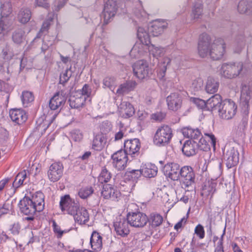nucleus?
<instances>
[{"instance_id":"obj_29","label":"nucleus","mask_w":252,"mask_h":252,"mask_svg":"<svg viewBox=\"0 0 252 252\" xmlns=\"http://www.w3.org/2000/svg\"><path fill=\"white\" fill-rule=\"evenodd\" d=\"M222 103L221 96L219 94H216L207 100V109L211 111L219 110Z\"/></svg>"},{"instance_id":"obj_39","label":"nucleus","mask_w":252,"mask_h":252,"mask_svg":"<svg viewBox=\"0 0 252 252\" xmlns=\"http://www.w3.org/2000/svg\"><path fill=\"white\" fill-rule=\"evenodd\" d=\"M31 11L28 8H22L18 15L19 21L23 24L27 23L31 19Z\"/></svg>"},{"instance_id":"obj_58","label":"nucleus","mask_w":252,"mask_h":252,"mask_svg":"<svg viewBox=\"0 0 252 252\" xmlns=\"http://www.w3.org/2000/svg\"><path fill=\"white\" fill-rule=\"evenodd\" d=\"M21 226L18 222H15L10 228V230L13 235H18L19 233Z\"/></svg>"},{"instance_id":"obj_4","label":"nucleus","mask_w":252,"mask_h":252,"mask_svg":"<svg viewBox=\"0 0 252 252\" xmlns=\"http://www.w3.org/2000/svg\"><path fill=\"white\" fill-rule=\"evenodd\" d=\"M173 136L172 128L168 125H163L159 127L153 138L154 144L158 147L167 145Z\"/></svg>"},{"instance_id":"obj_2","label":"nucleus","mask_w":252,"mask_h":252,"mask_svg":"<svg viewBox=\"0 0 252 252\" xmlns=\"http://www.w3.org/2000/svg\"><path fill=\"white\" fill-rule=\"evenodd\" d=\"M60 206L62 211L73 217L74 220H89V215L84 207H80L79 204L72 199L68 194L61 197Z\"/></svg>"},{"instance_id":"obj_62","label":"nucleus","mask_w":252,"mask_h":252,"mask_svg":"<svg viewBox=\"0 0 252 252\" xmlns=\"http://www.w3.org/2000/svg\"><path fill=\"white\" fill-rule=\"evenodd\" d=\"M187 191H186L185 194H184L182 196L180 194H177V198L178 199V200L182 201L185 204L189 202V195L187 194Z\"/></svg>"},{"instance_id":"obj_37","label":"nucleus","mask_w":252,"mask_h":252,"mask_svg":"<svg viewBox=\"0 0 252 252\" xmlns=\"http://www.w3.org/2000/svg\"><path fill=\"white\" fill-rule=\"evenodd\" d=\"M13 41L17 44H21L25 39V32L22 29L15 30L12 35Z\"/></svg>"},{"instance_id":"obj_52","label":"nucleus","mask_w":252,"mask_h":252,"mask_svg":"<svg viewBox=\"0 0 252 252\" xmlns=\"http://www.w3.org/2000/svg\"><path fill=\"white\" fill-rule=\"evenodd\" d=\"M22 174H19L17 175L12 184L13 187L17 189L21 186L26 184V182H24L23 181V179H22Z\"/></svg>"},{"instance_id":"obj_57","label":"nucleus","mask_w":252,"mask_h":252,"mask_svg":"<svg viewBox=\"0 0 252 252\" xmlns=\"http://www.w3.org/2000/svg\"><path fill=\"white\" fill-rule=\"evenodd\" d=\"M50 26V21L47 20V21H44L42 24V27H41L39 32L37 33L35 39L36 38H40L41 36V33L44 32L45 31H47V30L48 29Z\"/></svg>"},{"instance_id":"obj_55","label":"nucleus","mask_w":252,"mask_h":252,"mask_svg":"<svg viewBox=\"0 0 252 252\" xmlns=\"http://www.w3.org/2000/svg\"><path fill=\"white\" fill-rule=\"evenodd\" d=\"M71 138L75 141H80L83 138V135L78 130H74L71 132Z\"/></svg>"},{"instance_id":"obj_49","label":"nucleus","mask_w":252,"mask_h":252,"mask_svg":"<svg viewBox=\"0 0 252 252\" xmlns=\"http://www.w3.org/2000/svg\"><path fill=\"white\" fill-rule=\"evenodd\" d=\"M91 93V89L90 88L88 84H85L82 89L78 91L76 93L77 94H79L81 96H84L85 97V100L88 98Z\"/></svg>"},{"instance_id":"obj_60","label":"nucleus","mask_w":252,"mask_h":252,"mask_svg":"<svg viewBox=\"0 0 252 252\" xmlns=\"http://www.w3.org/2000/svg\"><path fill=\"white\" fill-rule=\"evenodd\" d=\"M141 52V51L139 50V45L135 44L133 46V48L130 51V54L131 56L136 58Z\"/></svg>"},{"instance_id":"obj_44","label":"nucleus","mask_w":252,"mask_h":252,"mask_svg":"<svg viewBox=\"0 0 252 252\" xmlns=\"http://www.w3.org/2000/svg\"><path fill=\"white\" fill-rule=\"evenodd\" d=\"M72 73V71L71 70V67L63 72L60 75L59 83L64 86L71 77Z\"/></svg>"},{"instance_id":"obj_38","label":"nucleus","mask_w":252,"mask_h":252,"mask_svg":"<svg viewBox=\"0 0 252 252\" xmlns=\"http://www.w3.org/2000/svg\"><path fill=\"white\" fill-rule=\"evenodd\" d=\"M126 220H150L143 213L140 212H128L126 215Z\"/></svg>"},{"instance_id":"obj_23","label":"nucleus","mask_w":252,"mask_h":252,"mask_svg":"<svg viewBox=\"0 0 252 252\" xmlns=\"http://www.w3.org/2000/svg\"><path fill=\"white\" fill-rule=\"evenodd\" d=\"M198 150V145L197 143L190 140L185 141L182 149L183 154L188 157L195 155Z\"/></svg>"},{"instance_id":"obj_27","label":"nucleus","mask_w":252,"mask_h":252,"mask_svg":"<svg viewBox=\"0 0 252 252\" xmlns=\"http://www.w3.org/2000/svg\"><path fill=\"white\" fill-rule=\"evenodd\" d=\"M182 130L184 136L190 138L192 141H196L201 137V133L198 128H193L189 126L183 127Z\"/></svg>"},{"instance_id":"obj_33","label":"nucleus","mask_w":252,"mask_h":252,"mask_svg":"<svg viewBox=\"0 0 252 252\" xmlns=\"http://www.w3.org/2000/svg\"><path fill=\"white\" fill-rule=\"evenodd\" d=\"M137 84L135 81H129L121 84L117 90L118 95H124L132 91L135 88Z\"/></svg>"},{"instance_id":"obj_9","label":"nucleus","mask_w":252,"mask_h":252,"mask_svg":"<svg viewBox=\"0 0 252 252\" xmlns=\"http://www.w3.org/2000/svg\"><path fill=\"white\" fill-rule=\"evenodd\" d=\"M134 74L139 79H143L152 74V70L149 67L148 63L145 60H139L132 66Z\"/></svg>"},{"instance_id":"obj_17","label":"nucleus","mask_w":252,"mask_h":252,"mask_svg":"<svg viewBox=\"0 0 252 252\" xmlns=\"http://www.w3.org/2000/svg\"><path fill=\"white\" fill-rule=\"evenodd\" d=\"M141 147L140 141L137 138L127 140L124 143V151L128 155L132 157L139 155V151Z\"/></svg>"},{"instance_id":"obj_51","label":"nucleus","mask_w":252,"mask_h":252,"mask_svg":"<svg viewBox=\"0 0 252 252\" xmlns=\"http://www.w3.org/2000/svg\"><path fill=\"white\" fill-rule=\"evenodd\" d=\"M192 102L196 105V106L199 109L207 108V101L198 98H191Z\"/></svg>"},{"instance_id":"obj_12","label":"nucleus","mask_w":252,"mask_h":252,"mask_svg":"<svg viewBox=\"0 0 252 252\" xmlns=\"http://www.w3.org/2000/svg\"><path fill=\"white\" fill-rule=\"evenodd\" d=\"M1 18L0 20V33L2 31L8 30L9 22L7 17L11 13L12 6L9 1L5 2L0 6Z\"/></svg>"},{"instance_id":"obj_64","label":"nucleus","mask_w":252,"mask_h":252,"mask_svg":"<svg viewBox=\"0 0 252 252\" xmlns=\"http://www.w3.org/2000/svg\"><path fill=\"white\" fill-rule=\"evenodd\" d=\"M150 220H163V218L157 213H152L150 217Z\"/></svg>"},{"instance_id":"obj_24","label":"nucleus","mask_w":252,"mask_h":252,"mask_svg":"<svg viewBox=\"0 0 252 252\" xmlns=\"http://www.w3.org/2000/svg\"><path fill=\"white\" fill-rule=\"evenodd\" d=\"M107 142L106 136L102 133L97 134L94 138L92 148L97 151L102 150Z\"/></svg>"},{"instance_id":"obj_13","label":"nucleus","mask_w":252,"mask_h":252,"mask_svg":"<svg viewBox=\"0 0 252 252\" xmlns=\"http://www.w3.org/2000/svg\"><path fill=\"white\" fill-rule=\"evenodd\" d=\"M63 166L60 162L52 163L48 171V177L51 182H55L59 181L63 174Z\"/></svg>"},{"instance_id":"obj_11","label":"nucleus","mask_w":252,"mask_h":252,"mask_svg":"<svg viewBox=\"0 0 252 252\" xmlns=\"http://www.w3.org/2000/svg\"><path fill=\"white\" fill-rule=\"evenodd\" d=\"M128 154L123 150H120L114 153L111 156L113 166L119 171L124 170L127 161Z\"/></svg>"},{"instance_id":"obj_35","label":"nucleus","mask_w":252,"mask_h":252,"mask_svg":"<svg viewBox=\"0 0 252 252\" xmlns=\"http://www.w3.org/2000/svg\"><path fill=\"white\" fill-rule=\"evenodd\" d=\"M219 86V82L214 78L209 77L208 78L205 90L208 93L214 94L217 92Z\"/></svg>"},{"instance_id":"obj_8","label":"nucleus","mask_w":252,"mask_h":252,"mask_svg":"<svg viewBox=\"0 0 252 252\" xmlns=\"http://www.w3.org/2000/svg\"><path fill=\"white\" fill-rule=\"evenodd\" d=\"M223 158L228 168L236 165L239 160V154L237 149L230 144L226 145L223 151Z\"/></svg>"},{"instance_id":"obj_19","label":"nucleus","mask_w":252,"mask_h":252,"mask_svg":"<svg viewBox=\"0 0 252 252\" xmlns=\"http://www.w3.org/2000/svg\"><path fill=\"white\" fill-rule=\"evenodd\" d=\"M167 23L163 20L157 19L153 21L149 27V32L154 36L161 34L167 27Z\"/></svg>"},{"instance_id":"obj_28","label":"nucleus","mask_w":252,"mask_h":252,"mask_svg":"<svg viewBox=\"0 0 252 252\" xmlns=\"http://www.w3.org/2000/svg\"><path fill=\"white\" fill-rule=\"evenodd\" d=\"M216 186L217 183L214 180L205 182L202 187L201 195L204 197H208L210 195L212 197L216 191Z\"/></svg>"},{"instance_id":"obj_36","label":"nucleus","mask_w":252,"mask_h":252,"mask_svg":"<svg viewBox=\"0 0 252 252\" xmlns=\"http://www.w3.org/2000/svg\"><path fill=\"white\" fill-rule=\"evenodd\" d=\"M140 169L142 175L147 178L155 177L158 172L157 167L153 164H148Z\"/></svg>"},{"instance_id":"obj_6","label":"nucleus","mask_w":252,"mask_h":252,"mask_svg":"<svg viewBox=\"0 0 252 252\" xmlns=\"http://www.w3.org/2000/svg\"><path fill=\"white\" fill-rule=\"evenodd\" d=\"M195 173L192 168L190 166H184L181 168L180 179L182 185L185 188H195Z\"/></svg>"},{"instance_id":"obj_21","label":"nucleus","mask_w":252,"mask_h":252,"mask_svg":"<svg viewBox=\"0 0 252 252\" xmlns=\"http://www.w3.org/2000/svg\"><path fill=\"white\" fill-rule=\"evenodd\" d=\"M166 102L170 110L174 111H177L182 106V97L179 93H171L166 98Z\"/></svg>"},{"instance_id":"obj_45","label":"nucleus","mask_w":252,"mask_h":252,"mask_svg":"<svg viewBox=\"0 0 252 252\" xmlns=\"http://www.w3.org/2000/svg\"><path fill=\"white\" fill-rule=\"evenodd\" d=\"M203 5L200 3H198L194 5L192 11V16L194 19L200 18L202 15Z\"/></svg>"},{"instance_id":"obj_34","label":"nucleus","mask_w":252,"mask_h":252,"mask_svg":"<svg viewBox=\"0 0 252 252\" xmlns=\"http://www.w3.org/2000/svg\"><path fill=\"white\" fill-rule=\"evenodd\" d=\"M237 9L241 14H250L252 12V2L247 0H241L238 4Z\"/></svg>"},{"instance_id":"obj_14","label":"nucleus","mask_w":252,"mask_h":252,"mask_svg":"<svg viewBox=\"0 0 252 252\" xmlns=\"http://www.w3.org/2000/svg\"><path fill=\"white\" fill-rule=\"evenodd\" d=\"M66 94L63 90L56 92L51 97L49 102V106L52 110H56L62 107L66 100Z\"/></svg>"},{"instance_id":"obj_50","label":"nucleus","mask_w":252,"mask_h":252,"mask_svg":"<svg viewBox=\"0 0 252 252\" xmlns=\"http://www.w3.org/2000/svg\"><path fill=\"white\" fill-rule=\"evenodd\" d=\"M112 129V125L108 121L102 122L100 126L101 133L105 135L107 133L110 131Z\"/></svg>"},{"instance_id":"obj_26","label":"nucleus","mask_w":252,"mask_h":252,"mask_svg":"<svg viewBox=\"0 0 252 252\" xmlns=\"http://www.w3.org/2000/svg\"><path fill=\"white\" fill-rule=\"evenodd\" d=\"M129 221H114L115 230L118 235L126 236L129 233Z\"/></svg>"},{"instance_id":"obj_46","label":"nucleus","mask_w":252,"mask_h":252,"mask_svg":"<svg viewBox=\"0 0 252 252\" xmlns=\"http://www.w3.org/2000/svg\"><path fill=\"white\" fill-rule=\"evenodd\" d=\"M111 178V173L106 169H102L98 177L99 182L101 183H107Z\"/></svg>"},{"instance_id":"obj_54","label":"nucleus","mask_w":252,"mask_h":252,"mask_svg":"<svg viewBox=\"0 0 252 252\" xmlns=\"http://www.w3.org/2000/svg\"><path fill=\"white\" fill-rule=\"evenodd\" d=\"M203 85V80L201 78H197L194 80L191 85L194 91H198L201 89Z\"/></svg>"},{"instance_id":"obj_22","label":"nucleus","mask_w":252,"mask_h":252,"mask_svg":"<svg viewBox=\"0 0 252 252\" xmlns=\"http://www.w3.org/2000/svg\"><path fill=\"white\" fill-rule=\"evenodd\" d=\"M9 116L11 120L18 125L23 124L28 119V115L24 110L15 108L10 110Z\"/></svg>"},{"instance_id":"obj_61","label":"nucleus","mask_w":252,"mask_h":252,"mask_svg":"<svg viewBox=\"0 0 252 252\" xmlns=\"http://www.w3.org/2000/svg\"><path fill=\"white\" fill-rule=\"evenodd\" d=\"M53 226L54 232L58 233V237H61L63 234V231L61 229L60 227L57 224L56 221H53Z\"/></svg>"},{"instance_id":"obj_41","label":"nucleus","mask_w":252,"mask_h":252,"mask_svg":"<svg viewBox=\"0 0 252 252\" xmlns=\"http://www.w3.org/2000/svg\"><path fill=\"white\" fill-rule=\"evenodd\" d=\"M141 175V169L127 171L125 174L126 179L133 182H136Z\"/></svg>"},{"instance_id":"obj_15","label":"nucleus","mask_w":252,"mask_h":252,"mask_svg":"<svg viewBox=\"0 0 252 252\" xmlns=\"http://www.w3.org/2000/svg\"><path fill=\"white\" fill-rule=\"evenodd\" d=\"M117 8L116 0H107L104 5L102 13L105 23L107 24L110 19L115 15Z\"/></svg>"},{"instance_id":"obj_53","label":"nucleus","mask_w":252,"mask_h":252,"mask_svg":"<svg viewBox=\"0 0 252 252\" xmlns=\"http://www.w3.org/2000/svg\"><path fill=\"white\" fill-rule=\"evenodd\" d=\"M134 14L138 18L146 16V13L142 6L141 1H139L138 7L134 10Z\"/></svg>"},{"instance_id":"obj_32","label":"nucleus","mask_w":252,"mask_h":252,"mask_svg":"<svg viewBox=\"0 0 252 252\" xmlns=\"http://www.w3.org/2000/svg\"><path fill=\"white\" fill-rule=\"evenodd\" d=\"M90 243L92 248L95 251H99L102 246V237L96 231H94L91 235Z\"/></svg>"},{"instance_id":"obj_56","label":"nucleus","mask_w":252,"mask_h":252,"mask_svg":"<svg viewBox=\"0 0 252 252\" xmlns=\"http://www.w3.org/2000/svg\"><path fill=\"white\" fill-rule=\"evenodd\" d=\"M195 233L199 237L200 239H203L205 236V231L204 227L201 224H198L194 230Z\"/></svg>"},{"instance_id":"obj_43","label":"nucleus","mask_w":252,"mask_h":252,"mask_svg":"<svg viewBox=\"0 0 252 252\" xmlns=\"http://www.w3.org/2000/svg\"><path fill=\"white\" fill-rule=\"evenodd\" d=\"M94 189L92 187L87 186L81 188L78 191V195L82 199H86L93 193Z\"/></svg>"},{"instance_id":"obj_7","label":"nucleus","mask_w":252,"mask_h":252,"mask_svg":"<svg viewBox=\"0 0 252 252\" xmlns=\"http://www.w3.org/2000/svg\"><path fill=\"white\" fill-rule=\"evenodd\" d=\"M236 111L237 105L235 102L231 99H225L222 101L218 112L220 118L229 120L235 115Z\"/></svg>"},{"instance_id":"obj_63","label":"nucleus","mask_w":252,"mask_h":252,"mask_svg":"<svg viewBox=\"0 0 252 252\" xmlns=\"http://www.w3.org/2000/svg\"><path fill=\"white\" fill-rule=\"evenodd\" d=\"M35 3L37 6L48 8L49 7L47 0H36Z\"/></svg>"},{"instance_id":"obj_48","label":"nucleus","mask_w":252,"mask_h":252,"mask_svg":"<svg viewBox=\"0 0 252 252\" xmlns=\"http://www.w3.org/2000/svg\"><path fill=\"white\" fill-rule=\"evenodd\" d=\"M115 78L114 77L107 76L104 78L103 80V87L108 88L110 89L115 85Z\"/></svg>"},{"instance_id":"obj_1","label":"nucleus","mask_w":252,"mask_h":252,"mask_svg":"<svg viewBox=\"0 0 252 252\" xmlns=\"http://www.w3.org/2000/svg\"><path fill=\"white\" fill-rule=\"evenodd\" d=\"M225 43L221 38L215 39L212 43L210 36L206 33L200 35L198 42V54L201 58L209 56L214 60L222 58L225 52Z\"/></svg>"},{"instance_id":"obj_59","label":"nucleus","mask_w":252,"mask_h":252,"mask_svg":"<svg viewBox=\"0 0 252 252\" xmlns=\"http://www.w3.org/2000/svg\"><path fill=\"white\" fill-rule=\"evenodd\" d=\"M152 119L157 121H161L165 117V114L161 112H157L152 116Z\"/></svg>"},{"instance_id":"obj_25","label":"nucleus","mask_w":252,"mask_h":252,"mask_svg":"<svg viewBox=\"0 0 252 252\" xmlns=\"http://www.w3.org/2000/svg\"><path fill=\"white\" fill-rule=\"evenodd\" d=\"M120 115L125 118L132 117L135 113V109L132 104L126 101L121 103L119 107Z\"/></svg>"},{"instance_id":"obj_5","label":"nucleus","mask_w":252,"mask_h":252,"mask_svg":"<svg viewBox=\"0 0 252 252\" xmlns=\"http://www.w3.org/2000/svg\"><path fill=\"white\" fill-rule=\"evenodd\" d=\"M243 67L242 62L225 63L221 66V72L224 77L233 79L241 73Z\"/></svg>"},{"instance_id":"obj_47","label":"nucleus","mask_w":252,"mask_h":252,"mask_svg":"<svg viewBox=\"0 0 252 252\" xmlns=\"http://www.w3.org/2000/svg\"><path fill=\"white\" fill-rule=\"evenodd\" d=\"M150 51L154 57L158 58L163 55L164 49L160 47H156L154 45L151 44Z\"/></svg>"},{"instance_id":"obj_30","label":"nucleus","mask_w":252,"mask_h":252,"mask_svg":"<svg viewBox=\"0 0 252 252\" xmlns=\"http://www.w3.org/2000/svg\"><path fill=\"white\" fill-rule=\"evenodd\" d=\"M44 195L41 192H37L34 194L31 199V201L32 202V204L35 206L37 212H41L44 207Z\"/></svg>"},{"instance_id":"obj_3","label":"nucleus","mask_w":252,"mask_h":252,"mask_svg":"<svg viewBox=\"0 0 252 252\" xmlns=\"http://www.w3.org/2000/svg\"><path fill=\"white\" fill-rule=\"evenodd\" d=\"M251 90L250 86L246 84H242L240 103L243 106L245 116L242 118L239 127L241 130L244 131L248 124V110L249 106V102L251 98Z\"/></svg>"},{"instance_id":"obj_16","label":"nucleus","mask_w":252,"mask_h":252,"mask_svg":"<svg viewBox=\"0 0 252 252\" xmlns=\"http://www.w3.org/2000/svg\"><path fill=\"white\" fill-rule=\"evenodd\" d=\"M205 135L208 138V142L203 137L202 135L201 137L198 140L195 141L198 145V149L204 151H207L210 150V145H211L214 150H215L216 139L214 135L210 133H205Z\"/></svg>"},{"instance_id":"obj_40","label":"nucleus","mask_w":252,"mask_h":252,"mask_svg":"<svg viewBox=\"0 0 252 252\" xmlns=\"http://www.w3.org/2000/svg\"><path fill=\"white\" fill-rule=\"evenodd\" d=\"M137 35L143 44L148 45L150 43L149 34L142 28L138 29Z\"/></svg>"},{"instance_id":"obj_18","label":"nucleus","mask_w":252,"mask_h":252,"mask_svg":"<svg viewBox=\"0 0 252 252\" xmlns=\"http://www.w3.org/2000/svg\"><path fill=\"white\" fill-rule=\"evenodd\" d=\"M164 174L168 176L173 181H178L180 179L181 168L178 163L171 162L168 163L163 167Z\"/></svg>"},{"instance_id":"obj_10","label":"nucleus","mask_w":252,"mask_h":252,"mask_svg":"<svg viewBox=\"0 0 252 252\" xmlns=\"http://www.w3.org/2000/svg\"><path fill=\"white\" fill-rule=\"evenodd\" d=\"M19 207L21 211L26 215L29 217H27L26 219L27 220H32L35 218L33 216L36 215V212L37 210L35 206L32 204V202L31 201V198L29 197H24L22 200L20 201Z\"/></svg>"},{"instance_id":"obj_20","label":"nucleus","mask_w":252,"mask_h":252,"mask_svg":"<svg viewBox=\"0 0 252 252\" xmlns=\"http://www.w3.org/2000/svg\"><path fill=\"white\" fill-rule=\"evenodd\" d=\"M101 194L104 199H111L112 200H118V198L121 196L120 191L110 184L103 186Z\"/></svg>"},{"instance_id":"obj_31","label":"nucleus","mask_w":252,"mask_h":252,"mask_svg":"<svg viewBox=\"0 0 252 252\" xmlns=\"http://www.w3.org/2000/svg\"><path fill=\"white\" fill-rule=\"evenodd\" d=\"M69 106L72 108L79 109L82 108L85 103V97L84 96H81L79 94H76L71 96L68 100Z\"/></svg>"},{"instance_id":"obj_42","label":"nucleus","mask_w":252,"mask_h":252,"mask_svg":"<svg viewBox=\"0 0 252 252\" xmlns=\"http://www.w3.org/2000/svg\"><path fill=\"white\" fill-rule=\"evenodd\" d=\"M34 100L33 94L29 91H24L22 94V100L23 104L25 107H27L29 103L32 102Z\"/></svg>"}]
</instances>
